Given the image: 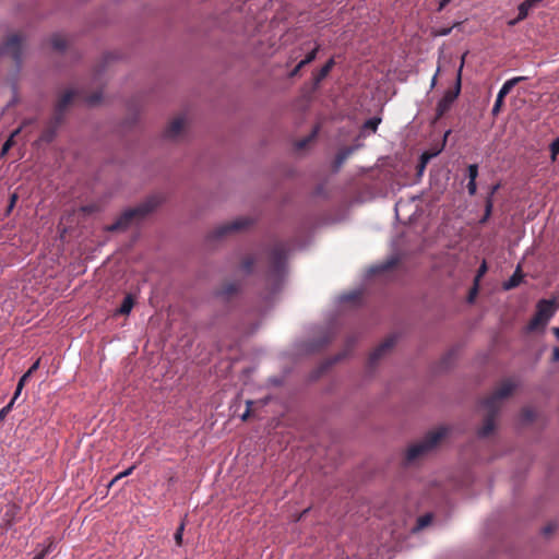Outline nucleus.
<instances>
[{
  "mask_svg": "<svg viewBox=\"0 0 559 559\" xmlns=\"http://www.w3.org/2000/svg\"><path fill=\"white\" fill-rule=\"evenodd\" d=\"M396 343V336H388L369 356V366L373 367L389 350H391Z\"/></svg>",
  "mask_w": 559,
  "mask_h": 559,
  "instance_id": "10",
  "label": "nucleus"
},
{
  "mask_svg": "<svg viewBox=\"0 0 559 559\" xmlns=\"http://www.w3.org/2000/svg\"><path fill=\"white\" fill-rule=\"evenodd\" d=\"M16 200H17V195L15 193H13L10 198L9 211H11L13 209Z\"/></svg>",
  "mask_w": 559,
  "mask_h": 559,
  "instance_id": "46",
  "label": "nucleus"
},
{
  "mask_svg": "<svg viewBox=\"0 0 559 559\" xmlns=\"http://www.w3.org/2000/svg\"><path fill=\"white\" fill-rule=\"evenodd\" d=\"M552 333L555 334V336L557 337V340L559 341V326L557 328H552Z\"/></svg>",
  "mask_w": 559,
  "mask_h": 559,
  "instance_id": "50",
  "label": "nucleus"
},
{
  "mask_svg": "<svg viewBox=\"0 0 559 559\" xmlns=\"http://www.w3.org/2000/svg\"><path fill=\"white\" fill-rule=\"evenodd\" d=\"M162 203L159 195H152L140 205L126 210L115 223L106 227L107 231H119L127 229L132 222L144 218Z\"/></svg>",
  "mask_w": 559,
  "mask_h": 559,
  "instance_id": "3",
  "label": "nucleus"
},
{
  "mask_svg": "<svg viewBox=\"0 0 559 559\" xmlns=\"http://www.w3.org/2000/svg\"><path fill=\"white\" fill-rule=\"evenodd\" d=\"M102 99V94L99 92L93 93L92 95H88L84 98V100L91 105H97Z\"/></svg>",
  "mask_w": 559,
  "mask_h": 559,
  "instance_id": "29",
  "label": "nucleus"
},
{
  "mask_svg": "<svg viewBox=\"0 0 559 559\" xmlns=\"http://www.w3.org/2000/svg\"><path fill=\"white\" fill-rule=\"evenodd\" d=\"M75 96L76 92L69 90L59 97L53 114V119L56 120L57 124H60L62 122L64 111L67 110L68 106L73 102Z\"/></svg>",
  "mask_w": 559,
  "mask_h": 559,
  "instance_id": "9",
  "label": "nucleus"
},
{
  "mask_svg": "<svg viewBox=\"0 0 559 559\" xmlns=\"http://www.w3.org/2000/svg\"><path fill=\"white\" fill-rule=\"evenodd\" d=\"M16 399L12 397L10 403L5 405L3 408L0 409V419H4L5 416L9 414V412L12 409V406L14 404Z\"/></svg>",
  "mask_w": 559,
  "mask_h": 559,
  "instance_id": "39",
  "label": "nucleus"
},
{
  "mask_svg": "<svg viewBox=\"0 0 559 559\" xmlns=\"http://www.w3.org/2000/svg\"><path fill=\"white\" fill-rule=\"evenodd\" d=\"M499 188H500V183H497V185L492 186V187H491V189H490V192H489L488 197H491V198H492V197H493V194L499 190Z\"/></svg>",
  "mask_w": 559,
  "mask_h": 559,
  "instance_id": "49",
  "label": "nucleus"
},
{
  "mask_svg": "<svg viewBox=\"0 0 559 559\" xmlns=\"http://www.w3.org/2000/svg\"><path fill=\"white\" fill-rule=\"evenodd\" d=\"M486 272H487V263H486V261H483V263L480 264V266L477 270V274H476L474 281L479 282L480 278L486 274Z\"/></svg>",
  "mask_w": 559,
  "mask_h": 559,
  "instance_id": "38",
  "label": "nucleus"
},
{
  "mask_svg": "<svg viewBox=\"0 0 559 559\" xmlns=\"http://www.w3.org/2000/svg\"><path fill=\"white\" fill-rule=\"evenodd\" d=\"M523 273H522V270H521V266L518 265L516 270L514 271V273L512 274V276L506 281L502 285L503 289L504 290H511L515 287H518L521 282L523 281Z\"/></svg>",
  "mask_w": 559,
  "mask_h": 559,
  "instance_id": "15",
  "label": "nucleus"
},
{
  "mask_svg": "<svg viewBox=\"0 0 559 559\" xmlns=\"http://www.w3.org/2000/svg\"><path fill=\"white\" fill-rule=\"evenodd\" d=\"M432 521V515L431 514H425L423 516H420L417 521V527L418 528H424L426 527L427 525H429Z\"/></svg>",
  "mask_w": 559,
  "mask_h": 559,
  "instance_id": "30",
  "label": "nucleus"
},
{
  "mask_svg": "<svg viewBox=\"0 0 559 559\" xmlns=\"http://www.w3.org/2000/svg\"><path fill=\"white\" fill-rule=\"evenodd\" d=\"M555 531V526H552L551 524L547 525L544 527L543 530V533L544 535H549L551 534L552 532Z\"/></svg>",
  "mask_w": 559,
  "mask_h": 559,
  "instance_id": "47",
  "label": "nucleus"
},
{
  "mask_svg": "<svg viewBox=\"0 0 559 559\" xmlns=\"http://www.w3.org/2000/svg\"><path fill=\"white\" fill-rule=\"evenodd\" d=\"M425 167H426V165L421 164V162H420L419 163V171H421Z\"/></svg>",
  "mask_w": 559,
  "mask_h": 559,
  "instance_id": "55",
  "label": "nucleus"
},
{
  "mask_svg": "<svg viewBox=\"0 0 559 559\" xmlns=\"http://www.w3.org/2000/svg\"><path fill=\"white\" fill-rule=\"evenodd\" d=\"M524 415H525V417H526L527 419H531V418H532V414H531V412H530V411H525V412H524Z\"/></svg>",
  "mask_w": 559,
  "mask_h": 559,
  "instance_id": "52",
  "label": "nucleus"
},
{
  "mask_svg": "<svg viewBox=\"0 0 559 559\" xmlns=\"http://www.w3.org/2000/svg\"><path fill=\"white\" fill-rule=\"evenodd\" d=\"M135 467H136L135 465H132V466H130L129 468H127L126 471H123V472H121V473L117 474V475L114 477V481H118V480L122 479L123 477H127V476L131 475V474H132V472L135 469Z\"/></svg>",
  "mask_w": 559,
  "mask_h": 559,
  "instance_id": "36",
  "label": "nucleus"
},
{
  "mask_svg": "<svg viewBox=\"0 0 559 559\" xmlns=\"http://www.w3.org/2000/svg\"><path fill=\"white\" fill-rule=\"evenodd\" d=\"M239 290V284L235 282L225 283L218 290V295L225 298H229Z\"/></svg>",
  "mask_w": 559,
  "mask_h": 559,
  "instance_id": "16",
  "label": "nucleus"
},
{
  "mask_svg": "<svg viewBox=\"0 0 559 559\" xmlns=\"http://www.w3.org/2000/svg\"><path fill=\"white\" fill-rule=\"evenodd\" d=\"M334 66L335 61L331 58L318 72L313 74V82L316 86L320 85V83L330 74Z\"/></svg>",
  "mask_w": 559,
  "mask_h": 559,
  "instance_id": "12",
  "label": "nucleus"
},
{
  "mask_svg": "<svg viewBox=\"0 0 559 559\" xmlns=\"http://www.w3.org/2000/svg\"><path fill=\"white\" fill-rule=\"evenodd\" d=\"M350 153H352L350 148H344V150L340 151L335 156V160H334L335 168H340L343 165V163L347 159V157L349 156Z\"/></svg>",
  "mask_w": 559,
  "mask_h": 559,
  "instance_id": "21",
  "label": "nucleus"
},
{
  "mask_svg": "<svg viewBox=\"0 0 559 559\" xmlns=\"http://www.w3.org/2000/svg\"><path fill=\"white\" fill-rule=\"evenodd\" d=\"M459 25H461V23H455L452 27H442V28L436 29L433 32V34H435V36H447L451 33L453 27H456Z\"/></svg>",
  "mask_w": 559,
  "mask_h": 559,
  "instance_id": "34",
  "label": "nucleus"
},
{
  "mask_svg": "<svg viewBox=\"0 0 559 559\" xmlns=\"http://www.w3.org/2000/svg\"><path fill=\"white\" fill-rule=\"evenodd\" d=\"M51 46L55 50L62 51L67 47V38L62 35L56 34L50 39Z\"/></svg>",
  "mask_w": 559,
  "mask_h": 559,
  "instance_id": "19",
  "label": "nucleus"
},
{
  "mask_svg": "<svg viewBox=\"0 0 559 559\" xmlns=\"http://www.w3.org/2000/svg\"><path fill=\"white\" fill-rule=\"evenodd\" d=\"M477 293H478V282L474 281V286L472 287V289L469 290V294H468L469 302H472L475 299Z\"/></svg>",
  "mask_w": 559,
  "mask_h": 559,
  "instance_id": "40",
  "label": "nucleus"
},
{
  "mask_svg": "<svg viewBox=\"0 0 559 559\" xmlns=\"http://www.w3.org/2000/svg\"><path fill=\"white\" fill-rule=\"evenodd\" d=\"M396 264H397V260L396 259H391V260L386 261L385 263L376 266L372 270V272H374V273H383L385 271H389V270L393 269Z\"/></svg>",
  "mask_w": 559,
  "mask_h": 559,
  "instance_id": "22",
  "label": "nucleus"
},
{
  "mask_svg": "<svg viewBox=\"0 0 559 559\" xmlns=\"http://www.w3.org/2000/svg\"><path fill=\"white\" fill-rule=\"evenodd\" d=\"M524 80H526L525 76H515L506 81L500 91L498 92L497 97H500L501 99L504 100V97L512 91V88Z\"/></svg>",
  "mask_w": 559,
  "mask_h": 559,
  "instance_id": "14",
  "label": "nucleus"
},
{
  "mask_svg": "<svg viewBox=\"0 0 559 559\" xmlns=\"http://www.w3.org/2000/svg\"><path fill=\"white\" fill-rule=\"evenodd\" d=\"M447 432L448 429L444 427L428 432L423 440L407 449L405 461L407 463H413L417 459L427 454L438 445V443L447 436Z\"/></svg>",
  "mask_w": 559,
  "mask_h": 559,
  "instance_id": "4",
  "label": "nucleus"
},
{
  "mask_svg": "<svg viewBox=\"0 0 559 559\" xmlns=\"http://www.w3.org/2000/svg\"><path fill=\"white\" fill-rule=\"evenodd\" d=\"M452 0H441L438 5V11L441 12Z\"/></svg>",
  "mask_w": 559,
  "mask_h": 559,
  "instance_id": "45",
  "label": "nucleus"
},
{
  "mask_svg": "<svg viewBox=\"0 0 559 559\" xmlns=\"http://www.w3.org/2000/svg\"><path fill=\"white\" fill-rule=\"evenodd\" d=\"M116 483H117V481H114V478H112V479L110 480V483H109L108 487L114 486Z\"/></svg>",
  "mask_w": 559,
  "mask_h": 559,
  "instance_id": "56",
  "label": "nucleus"
},
{
  "mask_svg": "<svg viewBox=\"0 0 559 559\" xmlns=\"http://www.w3.org/2000/svg\"><path fill=\"white\" fill-rule=\"evenodd\" d=\"M185 127V118L182 116H178L174 118L167 128L165 129L164 136L167 139H176Z\"/></svg>",
  "mask_w": 559,
  "mask_h": 559,
  "instance_id": "11",
  "label": "nucleus"
},
{
  "mask_svg": "<svg viewBox=\"0 0 559 559\" xmlns=\"http://www.w3.org/2000/svg\"><path fill=\"white\" fill-rule=\"evenodd\" d=\"M467 191H468L469 195H475L476 194V191H477V183H476V181L468 180Z\"/></svg>",
  "mask_w": 559,
  "mask_h": 559,
  "instance_id": "41",
  "label": "nucleus"
},
{
  "mask_svg": "<svg viewBox=\"0 0 559 559\" xmlns=\"http://www.w3.org/2000/svg\"><path fill=\"white\" fill-rule=\"evenodd\" d=\"M29 121H24L23 126L17 128L12 134L9 136V139L3 143L0 155L4 156L9 150L14 145V138L21 132L22 128L27 124Z\"/></svg>",
  "mask_w": 559,
  "mask_h": 559,
  "instance_id": "17",
  "label": "nucleus"
},
{
  "mask_svg": "<svg viewBox=\"0 0 559 559\" xmlns=\"http://www.w3.org/2000/svg\"><path fill=\"white\" fill-rule=\"evenodd\" d=\"M462 67H463V64H461V67L459 69L454 86L449 88V90H447L444 95L438 102L437 107H436V118H435V120L441 119L451 109L453 103L459 97V95L461 93V72H462Z\"/></svg>",
  "mask_w": 559,
  "mask_h": 559,
  "instance_id": "5",
  "label": "nucleus"
},
{
  "mask_svg": "<svg viewBox=\"0 0 559 559\" xmlns=\"http://www.w3.org/2000/svg\"><path fill=\"white\" fill-rule=\"evenodd\" d=\"M305 66H300V61L298 62V64L290 71L289 73V76L290 78H294L296 75L299 74V71L304 68Z\"/></svg>",
  "mask_w": 559,
  "mask_h": 559,
  "instance_id": "44",
  "label": "nucleus"
},
{
  "mask_svg": "<svg viewBox=\"0 0 559 559\" xmlns=\"http://www.w3.org/2000/svg\"><path fill=\"white\" fill-rule=\"evenodd\" d=\"M28 378H29V376L26 372L20 378L17 385H16V390L13 395L14 399H17V396L21 394V391L24 388Z\"/></svg>",
  "mask_w": 559,
  "mask_h": 559,
  "instance_id": "26",
  "label": "nucleus"
},
{
  "mask_svg": "<svg viewBox=\"0 0 559 559\" xmlns=\"http://www.w3.org/2000/svg\"><path fill=\"white\" fill-rule=\"evenodd\" d=\"M503 102L504 100L501 99L500 97L496 98V102H495L492 110H491L492 116H498L499 115V112L501 111V108L503 106Z\"/></svg>",
  "mask_w": 559,
  "mask_h": 559,
  "instance_id": "35",
  "label": "nucleus"
},
{
  "mask_svg": "<svg viewBox=\"0 0 559 559\" xmlns=\"http://www.w3.org/2000/svg\"><path fill=\"white\" fill-rule=\"evenodd\" d=\"M316 135H317V129H314L309 136L298 141L296 144L297 148L298 150L305 148L308 145V143H310L314 139Z\"/></svg>",
  "mask_w": 559,
  "mask_h": 559,
  "instance_id": "27",
  "label": "nucleus"
},
{
  "mask_svg": "<svg viewBox=\"0 0 559 559\" xmlns=\"http://www.w3.org/2000/svg\"><path fill=\"white\" fill-rule=\"evenodd\" d=\"M558 308L559 304L555 298L540 299L536 305L535 314L543 319L544 322L548 323V321L554 317Z\"/></svg>",
  "mask_w": 559,
  "mask_h": 559,
  "instance_id": "8",
  "label": "nucleus"
},
{
  "mask_svg": "<svg viewBox=\"0 0 559 559\" xmlns=\"http://www.w3.org/2000/svg\"><path fill=\"white\" fill-rule=\"evenodd\" d=\"M320 49V45H317L311 51H309L306 57L300 61V66H307L311 63L318 55V51Z\"/></svg>",
  "mask_w": 559,
  "mask_h": 559,
  "instance_id": "23",
  "label": "nucleus"
},
{
  "mask_svg": "<svg viewBox=\"0 0 559 559\" xmlns=\"http://www.w3.org/2000/svg\"><path fill=\"white\" fill-rule=\"evenodd\" d=\"M134 304H135V298L133 295L131 294H128L121 306L115 311V316H129L132 308L134 307Z\"/></svg>",
  "mask_w": 559,
  "mask_h": 559,
  "instance_id": "13",
  "label": "nucleus"
},
{
  "mask_svg": "<svg viewBox=\"0 0 559 559\" xmlns=\"http://www.w3.org/2000/svg\"><path fill=\"white\" fill-rule=\"evenodd\" d=\"M515 388L511 380H504L493 392L480 402V407L486 411L483 426L478 429V436L488 437L495 430L496 418L500 412L504 399L510 396Z\"/></svg>",
  "mask_w": 559,
  "mask_h": 559,
  "instance_id": "2",
  "label": "nucleus"
},
{
  "mask_svg": "<svg viewBox=\"0 0 559 559\" xmlns=\"http://www.w3.org/2000/svg\"><path fill=\"white\" fill-rule=\"evenodd\" d=\"M183 530H185V523L182 522L179 527L177 528L176 533H175V542L178 546H181L182 545V535H183Z\"/></svg>",
  "mask_w": 559,
  "mask_h": 559,
  "instance_id": "33",
  "label": "nucleus"
},
{
  "mask_svg": "<svg viewBox=\"0 0 559 559\" xmlns=\"http://www.w3.org/2000/svg\"><path fill=\"white\" fill-rule=\"evenodd\" d=\"M551 158L555 159L559 154V138L554 140L550 144Z\"/></svg>",
  "mask_w": 559,
  "mask_h": 559,
  "instance_id": "37",
  "label": "nucleus"
},
{
  "mask_svg": "<svg viewBox=\"0 0 559 559\" xmlns=\"http://www.w3.org/2000/svg\"><path fill=\"white\" fill-rule=\"evenodd\" d=\"M467 177L471 181H476L478 177V165L472 164L467 167Z\"/></svg>",
  "mask_w": 559,
  "mask_h": 559,
  "instance_id": "28",
  "label": "nucleus"
},
{
  "mask_svg": "<svg viewBox=\"0 0 559 559\" xmlns=\"http://www.w3.org/2000/svg\"><path fill=\"white\" fill-rule=\"evenodd\" d=\"M253 221L248 217H239L229 223L217 226L210 235V240H219L228 235L240 231L252 225Z\"/></svg>",
  "mask_w": 559,
  "mask_h": 559,
  "instance_id": "6",
  "label": "nucleus"
},
{
  "mask_svg": "<svg viewBox=\"0 0 559 559\" xmlns=\"http://www.w3.org/2000/svg\"><path fill=\"white\" fill-rule=\"evenodd\" d=\"M44 556H45V554L43 552V554L35 556L33 559H44Z\"/></svg>",
  "mask_w": 559,
  "mask_h": 559,
  "instance_id": "53",
  "label": "nucleus"
},
{
  "mask_svg": "<svg viewBox=\"0 0 559 559\" xmlns=\"http://www.w3.org/2000/svg\"><path fill=\"white\" fill-rule=\"evenodd\" d=\"M440 151H441V150H438V151H436V152H428V151L424 152V153L421 154V156H420V162H421V164L427 165V163H428L432 157L437 156V155L440 153Z\"/></svg>",
  "mask_w": 559,
  "mask_h": 559,
  "instance_id": "31",
  "label": "nucleus"
},
{
  "mask_svg": "<svg viewBox=\"0 0 559 559\" xmlns=\"http://www.w3.org/2000/svg\"><path fill=\"white\" fill-rule=\"evenodd\" d=\"M493 207V200H491V197H487L485 201V213L481 218V223H485L491 215Z\"/></svg>",
  "mask_w": 559,
  "mask_h": 559,
  "instance_id": "24",
  "label": "nucleus"
},
{
  "mask_svg": "<svg viewBox=\"0 0 559 559\" xmlns=\"http://www.w3.org/2000/svg\"><path fill=\"white\" fill-rule=\"evenodd\" d=\"M558 98H559V94H558Z\"/></svg>",
  "mask_w": 559,
  "mask_h": 559,
  "instance_id": "57",
  "label": "nucleus"
},
{
  "mask_svg": "<svg viewBox=\"0 0 559 559\" xmlns=\"http://www.w3.org/2000/svg\"><path fill=\"white\" fill-rule=\"evenodd\" d=\"M58 126L59 124H57L56 120L52 118L50 126L43 131L40 140L45 142H51L55 138L56 129L58 128Z\"/></svg>",
  "mask_w": 559,
  "mask_h": 559,
  "instance_id": "18",
  "label": "nucleus"
},
{
  "mask_svg": "<svg viewBox=\"0 0 559 559\" xmlns=\"http://www.w3.org/2000/svg\"><path fill=\"white\" fill-rule=\"evenodd\" d=\"M39 364H40V359H37L32 366L31 368L26 371V373L31 377L33 374V372H35L38 367H39Z\"/></svg>",
  "mask_w": 559,
  "mask_h": 559,
  "instance_id": "42",
  "label": "nucleus"
},
{
  "mask_svg": "<svg viewBox=\"0 0 559 559\" xmlns=\"http://www.w3.org/2000/svg\"><path fill=\"white\" fill-rule=\"evenodd\" d=\"M546 322L543 321V319H540L539 317H537L536 314L533 316V318L530 320L528 324H527V330L533 332V331H536L538 330L539 328H545L546 326Z\"/></svg>",
  "mask_w": 559,
  "mask_h": 559,
  "instance_id": "20",
  "label": "nucleus"
},
{
  "mask_svg": "<svg viewBox=\"0 0 559 559\" xmlns=\"http://www.w3.org/2000/svg\"><path fill=\"white\" fill-rule=\"evenodd\" d=\"M345 355H338L337 357H335L334 361L333 362H336L338 360H341Z\"/></svg>",
  "mask_w": 559,
  "mask_h": 559,
  "instance_id": "54",
  "label": "nucleus"
},
{
  "mask_svg": "<svg viewBox=\"0 0 559 559\" xmlns=\"http://www.w3.org/2000/svg\"><path fill=\"white\" fill-rule=\"evenodd\" d=\"M552 361H559V347H555L552 350Z\"/></svg>",
  "mask_w": 559,
  "mask_h": 559,
  "instance_id": "48",
  "label": "nucleus"
},
{
  "mask_svg": "<svg viewBox=\"0 0 559 559\" xmlns=\"http://www.w3.org/2000/svg\"><path fill=\"white\" fill-rule=\"evenodd\" d=\"M437 72H439V70H438ZM437 75H438V73H436V74L433 75L432 80H431V87H435V85H436V83H437Z\"/></svg>",
  "mask_w": 559,
  "mask_h": 559,
  "instance_id": "51",
  "label": "nucleus"
},
{
  "mask_svg": "<svg viewBox=\"0 0 559 559\" xmlns=\"http://www.w3.org/2000/svg\"><path fill=\"white\" fill-rule=\"evenodd\" d=\"M24 38L21 34L10 35L0 48L1 56L11 57L16 63L21 62Z\"/></svg>",
  "mask_w": 559,
  "mask_h": 559,
  "instance_id": "7",
  "label": "nucleus"
},
{
  "mask_svg": "<svg viewBox=\"0 0 559 559\" xmlns=\"http://www.w3.org/2000/svg\"><path fill=\"white\" fill-rule=\"evenodd\" d=\"M252 404H253V402H251V401H248V402H247V409H246V412L243 413V415H242V417H241V418H242V420H247V419H248V417L250 416V412H251V406H252Z\"/></svg>",
  "mask_w": 559,
  "mask_h": 559,
  "instance_id": "43",
  "label": "nucleus"
},
{
  "mask_svg": "<svg viewBox=\"0 0 559 559\" xmlns=\"http://www.w3.org/2000/svg\"><path fill=\"white\" fill-rule=\"evenodd\" d=\"M288 247L283 241H275L261 252L248 255L241 261L240 269L249 274L254 267L261 269L265 285L271 294L276 293L286 276Z\"/></svg>",
  "mask_w": 559,
  "mask_h": 559,
  "instance_id": "1",
  "label": "nucleus"
},
{
  "mask_svg": "<svg viewBox=\"0 0 559 559\" xmlns=\"http://www.w3.org/2000/svg\"><path fill=\"white\" fill-rule=\"evenodd\" d=\"M531 9L530 2H522L519 5V19H525L527 16L528 10Z\"/></svg>",
  "mask_w": 559,
  "mask_h": 559,
  "instance_id": "32",
  "label": "nucleus"
},
{
  "mask_svg": "<svg viewBox=\"0 0 559 559\" xmlns=\"http://www.w3.org/2000/svg\"><path fill=\"white\" fill-rule=\"evenodd\" d=\"M380 122L381 119L378 117L370 118L364 123V129H368L371 130L372 132H376Z\"/></svg>",
  "mask_w": 559,
  "mask_h": 559,
  "instance_id": "25",
  "label": "nucleus"
}]
</instances>
